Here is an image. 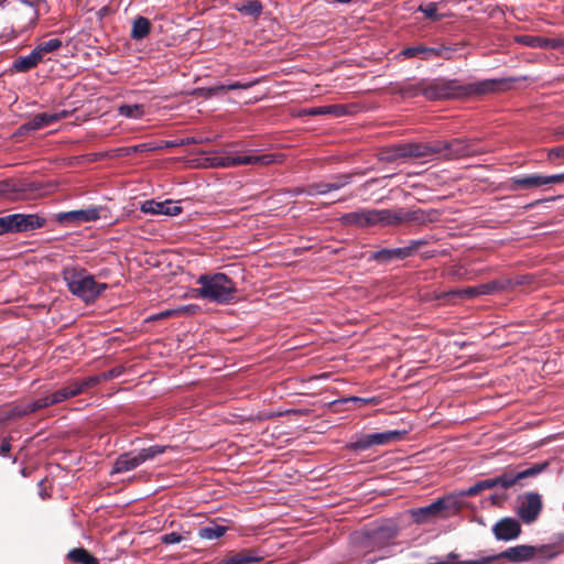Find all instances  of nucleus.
Returning a JSON list of instances; mask_svg holds the SVG:
<instances>
[{
  "mask_svg": "<svg viewBox=\"0 0 564 564\" xmlns=\"http://www.w3.org/2000/svg\"><path fill=\"white\" fill-rule=\"evenodd\" d=\"M197 290L202 299L216 304H229L237 297L236 283L225 273L202 274L197 279Z\"/></svg>",
  "mask_w": 564,
  "mask_h": 564,
  "instance_id": "1",
  "label": "nucleus"
},
{
  "mask_svg": "<svg viewBox=\"0 0 564 564\" xmlns=\"http://www.w3.org/2000/svg\"><path fill=\"white\" fill-rule=\"evenodd\" d=\"M401 91L408 97L423 95L429 100H438L460 97V85L455 79H421L414 84H405Z\"/></svg>",
  "mask_w": 564,
  "mask_h": 564,
  "instance_id": "2",
  "label": "nucleus"
},
{
  "mask_svg": "<svg viewBox=\"0 0 564 564\" xmlns=\"http://www.w3.org/2000/svg\"><path fill=\"white\" fill-rule=\"evenodd\" d=\"M283 156L278 153L256 154V150H246L237 152H226L220 155H214L207 159L210 167L230 169L240 165H261L282 162Z\"/></svg>",
  "mask_w": 564,
  "mask_h": 564,
  "instance_id": "3",
  "label": "nucleus"
},
{
  "mask_svg": "<svg viewBox=\"0 0 564 564\" xmlns=\"http://www.w3.org/2000/svg\"><path fill=\"white\" fill-rule=\"evenodd\" d=\"M63 279L72 294L87 303L95 301L107 289L106 283L96 282L84 269L65 268Z\"/></svg>",
  "mask_w": 564,
  "mask_h": 564,
  "instance_id": "4",
  "label": "nucleus"
},
{
  "mask_svg": "<svg viewBox=\"0 0 564 564\" xmlns=\"http://www.w3.org/2000/svg\"><path fill=\"white\" fill-rule=\"evenodd\" d=\"M1 3L17 34H21L35 25L43 0H3Z\"/></svg>",
  "mask_w": 564,
  "mask_h": 564,
  "instance_id": "5",
  "label": "nucleus"
},
{
  "mask_svg": "<svg viewBox=\"0 0 564 564\" xmlns=\"http://www.w3.org/2000/svg\"><path fill=\"white\" fill-rule=\"evenodd\" d=\"M111 377V373H104L101 376H90L80 380L72 381L67 386L48 394L50 402L52 405L58 404L67 399L82 394L89 388H93L99 384L102 380H106Z\"/></svg>",
  "mask_w": 564,
  "mask_h": 564,
  "instance_id": "6",
  "label": "nucleus"
},
{
  "mask_svg": "<svg viewBox=\"0 0 564 564\" xmlns=\"http://www.w3.org/2000/svg\"><path fill=\"white\" fill-rule=\"evenodd\" d=\"M478 495L474 488V486H470L466 489H463L458 492V496L449 495L443 498L437 499L433 503L420 508L417 511H415V516L419 518V521L424 520L426 516L430 514H437L442 510H448L452 512H456L459 510V500L458 497H471Z\"/></svg>",
  "mask_w": 564,
  "mask_h": 564,
  "instance_id": "7",
  "label": "nucleus"
},
{
  "mask_svg": "<svg viewBox=\"0 0 564 564\" xmlns=\"http://www.w3.org/2000/svg\"><path fill=\"white\" fill-rule=\"evenodd\" d=\"M44 219L36 215L12 214L0 217V235L41 228Z\"/></svg>",
  "mask_w": 564,
  "mask_h": 564,
  "instance_id": "8",
  "label": "nucleus"
},
{
  "mask_svg": "<svg viewBox=\"0 0 564 564\" xmlns=\"http://www.w3.org/2000/svg\"><path fill=\"white\" fill-rule=\"evenodd\" d=\"M542 510V499L536 492L525 494L519 501L518 516L524 523L536 520Z\"/></svg>",
  "mask_w": 564,
  "mask_h": 564,
  "instance_id": "9",
  "label": "nucleus"
},
{
  "mask_svg": "<svg viewBox=\"0 0 564 564\" xmlns=\"http://www.w3.org/2000/svg\"><path fill=\"white\" fill-rule=\"evenodd\" d=\"M403 434L404 432L400 431H387L382 433L364 435L354 443V447L357 449H367L373 445L388 444L401 440Z\"/></svg>",
  "mask_w": 564,
  "mask_h": 564,
  "instance_id": "10",
  "label": "nucleus"
},
{
  "mask_svg": "<svg viewBox=\"0 0 564 564\" xmlns=\"http://www.w3.org/2000/svg\"><path fill=\"white\" fill-rule=\"evenodd\" d=\"M446 151L445 155L449 159H459L464 156H471L477 153L471 144L462 139H455L451 142H445L443 145L432 149L433 152Z\"/></svg>",
  "mask_w": 564,
  "mask_h": 564,
  "instance_id": "11",
  "label": "nucleus"
},
{
  "mask_svg": "<svg viewBox=\"0 0 564 564\" xmlns=\"http://www.w3.org/2000/svg\"><path fill=\"white\" fill-rule=\"evenodd\" d=\"M492 532L497 540L510 541L520 535L521 525L513 518H503L494 525Z\"/></svg>",
  "mask_w": 564,
  "mask_h": 564,
  "instance_id": "12",
  "label": "nucleus"
},
{
  "mask_svg": "<svg viewBox=\"0 0 564 564\" xmlns=\"http://www.w3.org/2000/svg\"><path fill=\"white\" fill-rule=\"evenodd\" d=\"M141 212L152 215L176 216L182 212V207L172 200L155 202L149 199L142 203Z\"/></svg>",
  "mask_w": 564,
  "mask_h": 564,
  "instance_id": "13",
  "label": "nucleus"
},
{
  "mask_svg": "<svg viewBox=\"0 0 564 564\" xmlns=\"http://www.w3.org/2000/svg\"><path fill=\"white\" fill-rule=\"evenodd\" d=\"M384 212H351L341 216V221L346 225L366 226L383 221Z\"/></svg>",
  "mask_w": 564,
  "mask_h": 564,
  "instance_id": "14",
  "label": "nucleus"
},
{
  "mask_svg": "<svg viewBox=\"0 0 564 564\" xmlns=\"http://www.w3.org/2000/svg\"><path fill=\"white\" fill-rule=\"evenodd\" d=\"M536 546L522 544L509 547L500 554H497V556L498 560L506 558L512 563H521L531 560L534 555H536Z\"/></svg>",
  "mask_w": 564,
  "mask_h": 564,
  "instance_id": "15",
  "label": "nucleus"
},
{
  "mask_svg": "<svg viewBox=\"0 0 564 564\" xmlns=\"http://www.w3.org/2000/svg\"><path fill=\"white\" fill-rule=\"evenodd\" d=\"M541 469L542 468L540 466H533L519 473H503L499 477L490 478V480L491 482H495V487L500 486L502 488H510L520 479L538 475Z\"/></svg>",
  "mask_w": 564,
  "mask_h": 564,
  "instance_id": "16",
  "label": "nucleus"
},
{
  "mask_svg": "<svg viewBox=\"0 0 564 564\" xmlns=\"http://www.w3.org/2000/svg\"><path fill=\"white\" fill-rule=\"evenodd\" d=\"M68 112L66 110H62L59 112H42L35 115L30 121L23 124V128L26 130H37L44 127H47L63 118H66Z\"/></svg>",
  "mask_w": 564,
  "mask_h": 564,
  "instance_id": "17",
  "label": "nucleus"
},
{
  "mask_svg": "<svg viewBox=\"0 0 564 564\" xmlns=\"http://www.w3.org/2000/svg\"><path fill=\"white\" fill-rule=\"evenodd\" d=\"M350 182L349 175H340L334 177L332 182L315 183L308 186V195H324L332 191H338Z\"/></svg>",
  "mask_w": 564,
  "mask_h": 564,
  "instance_id": "18",
  "label": "nucleus"
},
{
  "mask_svg": "<svg viewBox=\"0 0 564 564\" xmlns=\"http://www.w3.org/2000/svg\"><path fill=\"white\" fill-rule=\"evenodd\" d=\"M449 47H427L424 45H415L403 48L400 52V56L404 58H412L416 56H422L423 59H429L432 56H438L441 52H451Z\"/></svg>",
  "mask_w": 564,
  "mask_h": 564,
  "instance_id": "19",
  "label": "nucleus"
},
{
  "mask_svg": "<svg viewBox=\"0 0 564 564\" xmlns=\"http://www.w3.org/2000/svg\"><path fill=\"white\" fill-rule=\"evenodd\" d=\"M517 43H520L528 47H540V48H558L557 37H542V36H533V35H517L514 37Z\"/></svg>",
  "mask_w": 564,
  "mask_h": 564,
  "instance_id": "20",
  "label": "nucleus"
},
{
  "mask_svg": "<svg viewBox=\"0 0 564 564\" xmlns=\"http://www.w3.org/2000/svg\"><path fill=\"white\" fill-rule=\"evenodd\" d=\"M142 464L139 453L129 452L120 455L112 468V474L130 471Z\"/></svg>",
  "mask_w": 564,
  "mask_h": 564,
  "instance_id": "21",
  "label": "nucleus"
},
{
  "mask_svg": "<svg viewBox=\"0 0 564 564\" xmlns=\"http://www.w3.org/2000/svg\"><path fill=\"white\" fill-rule=\"evenodd\" d=\"M63 46V42L58 37H51L36 43L32 50L41 62L50 61V54L57 52Z\"/></svg>",
  "mask_w": 564,
  "mask_h": 564,
  "instance_id": "22",
  "label": "nucleus"
},
{
  "mask_svg": "<svg viewBox=\"0 0 564 564\" xmlns=\"http://www.w3.org/2000/svg\"><path fill=\"white\" fill-rule=\"evenodd\" d=\"M100 207H88L85 209H78V210H72L68 213H65L63 215V219L77 221V223H86V221H94L100 218Z\"/></svg>",
  "mask_w": 564,
  "mask_h": 564,
  "instance_id": "23",
  "label": "nucleus"
},
{
  "mask_svg": "<svg viewBox=\"0 0 564 564\" xmlns=\"http://www.w3.org/2000/svg\"><path fill=\"white\" fill-rule=\"evenodd\" d=\"M498 83L499 80L496 79H486L477 83H471L465 86L460 85V96L482 95L492 91L495 90V87Z\"/></svg>",
  "mask_w": 564,
  "mask_h": 564,
  "instance_id": "24",
  "label": "nucleus"
},
{
  "mask_svg": "<svg viewBox=\"0 0 564 564\" xmlns=\"http://www.w3.org/2000/svg\"><path fill=\"white\" fill-rule=\"evenodd\" d=\"M52 404L50 402V398L47 394L43 398L36 399L32 402H29L22 406H17L15 409H13L12 412H13V415H15V416H24V415L33 413L37 410L48 408Z\"/></svg>",
  "mask_w": 564,
  "mask_h": 564,
  "instance_id": "25",
  "label": "nucleus"
},
{
  "mask_svg": "<svg viewBox=\"0 0 564 564\" xmlns=\"http://www.w3.org/2000/svg\"><path fill=\"white\" fill-rule=\"evenodd\" d=\"M543 186V178L540 174H532L525 176H517L511 178V187L518 188H534Z\"/></svg>",
  "mask_w": 564,
  "mask_h": 564,
  "instance_id": "26",
  "label": "nucleus"
},
{
  "mask_svg": "<svg viewBox=\"0 0 564 564\" xmlns=\"http://www.w3.org/2000/svg\"><path fill=\"white\" fill-rule=\"evenodd\" d=\"M303 115L306 116H324L332 115L334 117H341L346 113V109L340 105L311 107L302 110Z\"/></svg>",
  "mask_w": 564,
  "mask_h": 564,
  "instance_id": "27",
  "label": "nucleus"
},
{
  "mask_svg": "<svg viewBox=\"0 0 564 564\" xmlns=\"http://www.w3.org/2000/svg\"><path fill=\"white\" fill-rule=\"evenodd\" d=\"M40 63H42L39 57L31 51L30 54L24 56H19L14 59L12 67L14 70L24 73L29 72L32 68L36 67Z\"/></svg>",
  "mask_w": 564,
  "mask_h": 564,
  "instance_id": "28",
  "label": "nucleus"
},
{
  "mask_svg": "<svg viewBox=\"0 0 564 564\" xmlns=\"http://www.w3.org/2000/svg\"><path fill=\"white\" fill-rule=\"evenodd\" d=\"M459 555L455 552H451L447 554L446 560L443 561L445 564H492L495 561L498 560L497 554L496 555H486V556H478L473 560H466V561H458Z\"/></svg>",
  "mask_w": 564,
  "mask_h": 564,
  "instance_id": "29",
  "label": "nucleus"
},
{
  "mask_svg": "<svg viewBox=\"0 0 564 564\" xmlns=\"http://www.w3.org/2000/svg\"><path fill=\"white\" fill-rule=\"evenodd\" d=\"M264 556L254 550H243L235 555L229 556L231 564H252L260 562Z\"/></svg>",
  "mask_w": 564,
  "mask_h": 564,
  "instance_id": "30",
  "label": "nucleus"
},
{
  "mask_svg": "<svg viewBox=\"0 0 564 564\" xmlns=\"http://www.w3.org/2000/svg\"><path fill=\"white\" fill-rule=\"evenodd\" d=\"M511 285V281H491L487 283H482L477 285L478 296L480 295H488V294H495L501 291H505L507 288Z\"/></svg>",
  "mask_w": 564,
  "mask_h": 564,
  "instance_id": "31",
  "label": "nucleus"
},
{
  "mask_svg": "<svg viewBox=\"0 0 564 564\" xmlns=\"http://www.w3.org/2000/svg\"><path fill=\"white\" fill-rule=\"evenodd\" d=\"M67 558L75 563H80V564H99L98 558L93 556L84 547L72 549L67 554Z\"/></svg>",
  "mask_w": 564,
  "mask_h": 564,
  "instance_id": "32",
  "label": "nucleus"
},
{
  "mask_svg": "<svg viewBox=\"0 0 564 564\" xmlns=\"http://www.w3.org/2000/svg\"><path fill=\"white\" fill-rule=\"evenodd\" d=\"M150 30L151 23L149 19L144 17H139L133 22L131 37L134 40H142L149 35Z\"/></svg>",
  "mask_w": 564,
  "mask_h": 564,
  "instance_id": "33",
  "label": "nucleus"
},
{
  "mask_svg": "<svg viewBox=\"0 0 564 564\" xmlns=\"http://www.w3.org/2000/svg\"><path fill=\"white\" fill-rule=\"evenodd\" d=\"M18 35L2 3L0 2V40Z\"/></svg>",
  "mask_w": 564,
  "mask_h": 564,
  "instance_id": "34",
  "label": "nucleus"
},
{
  "mask_svg": "<svg viewBox=\"0 0 564 564\" xmlns=\"http://www.w3.org/2000/svg\"><path fill=\"white\" fill-rule=\"evenodd\" d=\"M227 531V528L219 524H212L203 527L198 530V536L205 540H216L221 538Z\"/></svg>",
  "mask_w": 564,
  "mask_h": 564,
  "instance_id": "35",
  "label": "nucleus"
},
{
  "mask_svg": "<svg viewBox=\"0 0 564 564\" xmlns=\"http://www.w3.org/2000/svg\"><path fill=\"white\" fill-rule=\"evenodd\" d=\"M118 113L126 118L139 119L144 111L141 105H122L118 108Z\"/></svg>",
  "mask_w": 564,
  "mask_h": 564,
  "instance_id": "36",
  "label": "nucleus"
},
{
  "mask_svg": "<svg viewBox=\"0 0 564 564\" xmlns=\"http://www.w3.org/2000/svg\"><path fill=\"white\" fill-rule=\"evenodd\" d=\"M167 448H169V446H164V445H153L148 448H142L138 453L140 455L141 462L143 464L144 462L153 459L158 455L165 453V451Z\"/></svg>",
  "mask_w": 564,
  "mask_h": 564,
  "instance_id": "37",
  "label": "nucleus"
},
{
  "mask_svg": "<svg viewBox=\"0 0 564 564\" xmlns=\"http://www.w3.org/2000/svg\"><path fill=\"white\" fill-rule=\"evenodd\" d=\"M237 10L242 14L258 17L262 11V4L258 0H250L237 7Z\"/></svg>",
  "mask_w": 564,
  "mask_h": 564,
  "instance_id": "38",
  "label": "nucleus"
},
{
  "mask_svg": "<svg viewBox=\"0 0 564 564\" xmlns=\"http://www.w3.org/2000/svg\"><path fill=\"white\" fill-rule=\"evenodd\" d=\"M257 82H249V83L235 82V83H230L227 85H219V86L212 87V88H209V93L217 94L218 91H223L226 89L227 90L248 89V88L252 87Z\"/></svg>",
  "mask_w": 564,
  "mask_h": 564,
  "instance_id": "39",
  "label": "nucleus"
},
{
  "mask_svg": "<svg viewBox=\"0 0 564 564\" xmlns=\"http://www.w3.org/2000/svg\"><path fill=\"white\" fill-rule=\"evenodd\" d=\"M536 554H540L542 557L547 560H552L561 553V551L554 545H541L536 546Z\"/></svg>",
  "mask_w": 564,
  "mask_h": 564,
  "instance_id": "40",
  "label": "nucleus"
},
{
  "mask_svg": "<svg viewBox=\"0 0 564 564\" xmlns=\"http://www.w3.org/2000/svg\"><path fill=\"white\" fill-rule=\"evenodd\" d=\"M419 10L421 12H423L425 14V17L431 20L437 21L441 19V15L438 14V11H437V4L434 2L427 3L425 7L421 6Z\"/></svg>",
  "mask_w": 564,
  "mask_h": 564,
  "instance_id": "41",
  "label": "nucleus"
},
{
  "mask_svg": "<svg viewBox=\"0 0 564 564\" xmlns=\"http://www.w3.org/2000/svg\"><path fill=\"white\" fill-rule=\"evenodd\" d=\"M161 149H163V147L156 145L154 143H140V144L131 147L129 149V152L143 153V152L156 151V150H161Z\"/></svg>",
  "mask_w": 564,
  "mask_h": 564,
  "instance_id": "42",
  "label": "nucleus"
},
{
  "mask_svg": "<svg viewBox=\"0 0 564 564\" xmlns=\"http://www.w3.org/2000/svg\"><path fill=\"white\" fill-rule=\"evenodd\" d=\"M415 250L414 247L412 246H408V247H402V248H394L392 249V259H405L408 257H410L413 251Z\"/></svg>",
  "mask_w": 564,
  "mask_h": 564,
  "instance_id": "43",
  "label": "nucleus"
},
{
  "mask_svg": "<svg viewBox=\"0 0 564 564\" xmlns=\"http://www.w3.org/2000/svg\"><path fill=\"white\" fill-rule=\"evenodd\" d=\"M183 540H184V536L177 532L166 533L161 536V542L166 545L176 544V543L182 542Z\"/></svg>",
  "mask_w": 564,
  "mask_h": 564,
  "instance_id": "44",
  "label": "nucleus"
},
{
  "mask_svg": "<svg viewBox=\"0 0 564 564\" xmlns=\"http://www.w3.org/2000/svg\"><path fill=\"white\" fill-rule=\"evenodd\" d=\"M452 294H455L460 297H467V299L476 297V296H478L477 285L468 286V288H465L462 290L454 291V292H452Z\"/></svg>",
  "mask_w": 564,
  "mask_h": 564,
  "instance_id": "45",
  "label": "nucleus"
},
{
  "mask_svg": "<svg viewBox=\"0 0 564 564\" xmlns=\"http://www.w3.org/2000/svg\"><path fill=\"white\" fill-rule=\"evenodd\" d=\"M392 249H382L372 253L371 258L377 261L392 260Z\"/></svg>",
  "mask_w": 564,
  "mask_h": 564,
  "instance_id": "46",
  "label": "nucleus"
},
{
  "mask_svg": "<svg viewBox=\"0 0 564 564\" xmlns=\"http://www.w3.org/2000/svg\"><path fill=\"white\" fill-rule=\"evenodd\" d=\"M473 486H474L476 492L479 494L486 489L495 488V482H491L490 479H484V480L477 481Z\"/></svg>",
  "mask_w": 564,
  "mask_h": 564,
  "instance_id": "47",
  "label": "nucleus"
},
{
  "mask_svg": "<svg viewBox=\"0 0 564 564\" xmlns=\"http://www.w3.org/2000/svg\"><path fill=\"white\" fill-rule=\"evenodd\" d=\"M542 178H543V186L563 182L562 174L542 175Z\"/></svg>",
  "mask_w": 564,
  "mask_h": 564,
  "instance_id": "48",
  "label": "nucleus"
},
{
  "mask_svg": "<svg viewBox=\"0 0 564 564\" xmlns=\"http://www.w3.org/2000/svg\"><path fill=\"white\" fill-rule=\"evenodd\" d=\"M549 158H564V145L563 147H556L549 151Z\"/></svg>",
  "mask_w": 564,
  "mask_h": 564,
  "instance_id": "49",
  "label": "nucleus"
},
{
  "mask_svg": "<svg viewBox=\"0 0 564 564\" xmlns=\"http://www.w3.org/2000/svg\"><path fill=\"white\" fill-rule=\"evenodd\" d=\"M11 449V442H10V438H4L1 443V446H0V454H7L9 453Z\"/></svg>",
  "mask_w": 564,
  "mask_h": 564,
  "instance_id": "50",
  "label": "nucleus"
},
{
  "mask_svg": "<svg viewBox=\"0 0 564 564\" xmlns=\"http://www.w3.org/2000/svg\"><path fill=\"white\" fill-rule=\"evenodd\" d=\"M172 314H173V311H165V312H162V313H160V314L155 315V316L153 317V319L165 318V317L171 316Z\"/></svg>",
  "mask_w": 564,
  "mask_h": 564,
  "instance_id": "51",
  "label": "nucleus"
},
{
  "mask_svg": "<svg viewBox=\"0 0 564 564\" xmlns=\"http://www.w3.org/2000/svg\"><path fill=\"white\" fill-rule=\"evenodd\" d=\"M351 400L355 401V402L361 401V402H365V403H369V402L373 401V399H361V398H352Z\"/></svg>",
  "mask_w": 564,
  "mask_h": 564,
  "instance_id": "52",
  "label": "nucleus"
},
{
  "mask_svg": "<svg viewBox=\"0 0 564 564\" xmlns=\"http://www.w3.org/2000/svg\"><path fill=\"white\" fill-rule=\"evenodd\" d=\"M200 141L195 140L194 138H187L184 143L185 144H192V143H199Z\"/></svg>",
  "mask_w": 564,
  "mask_h": 564,
  "instance_id": "53",
  "label": "nucleus"
},
{
  "mask_svg": "<svg viewBox=\"0 0 564 564\" xmlns=\"http://www.w3.org/2000/svg\"><path fill=\"white\" fill-rule=\"evenodd\" d=\"M557 41H558V44H560L557 50H561V51L564 52V39H557Z\"/></svg>",
  "mask_w": 564,
  "mask_h": 564,
  "instance_id": "54",
  "label": "nucleus"
},
{
  "mask_svg": "<svg viewBox=\"0 0 564 564\" xmlns=\"http://www.w3.org/2000/svg\"><path fill=\"white\" fill-rule=\"evenodd\" d=\"M411 154H413V155H423V154H425V152H422V151H411Z\"/></svg>",
  "mask_w": 564,
  "mask_h": 564,
  "instance_id": "55",
  "label": "nucleus"
},
{
  "mask_svg": "<svg viewBox=\"0 0 564 564\" xmlns=\"http://www.w3.org/2000/svg\"><path fill=\"white\" fill-rule=\"evenodd\" d=\"M6 192V186L3 183H0V194H3Z\"/></svg>",
  "mask_w": 564,
  "mask_h": 564,
  "instance_id": "56",
  "label": "nucleus"
},
{
  "mask_svg": "<svg viewBox=\"0 0 564 564\" xmlns=\"http://www.w3.org/2000/svg\"><path fill=\"white\" fill-rule=\"evenodd\" d=\"M174 145H175V144H174L173 142L167 141V142H165V144H164V145H162V147H163V148H164V147L169 148V147H174Z\"/></svg>",
  "mask_w": 564,
  "mask_h": 564,
  "instance_id": "57",
  "label": "nucleus"
},
{
  "mask_svg": "<svg viewBox=\"0 0 564 564\" xmlns=\"http://www.w3.org/2000/svg\"><path fill=\"white\" fill-rule=\"evenodd\" d=\"M560 541H561V542H564V535H561V536H560Z\"/></svg>",
  "mask_w": 564,
  "mask_h": 564,
  "instance_id": "58",
  "label": "nucleus"
},
{
  "mask_svg": "<svg viewBox=\"0 0 564 564\" xmlns=\"http://www.w3.org/2000/svg\"><path fill=\"white\" fill-rule=\"evenodd\" d=\"M561 174H562V180H563V182H564V173H561Z\"/></svg>",
  "mask_w": 564,
  "mask_h": 564,
  "instance_id": "59",
  "label": "nucleus"
}]
</instances>
